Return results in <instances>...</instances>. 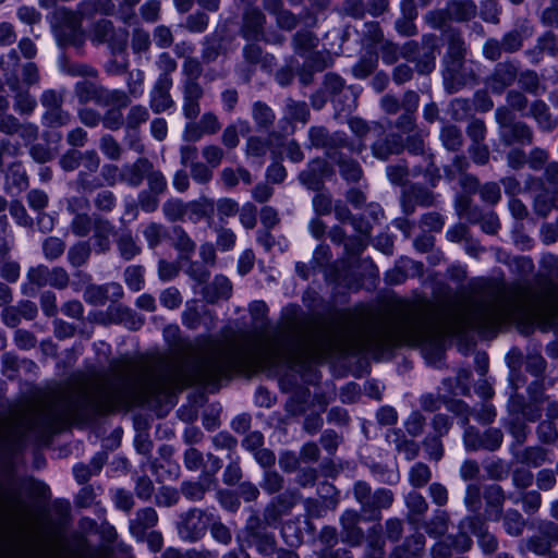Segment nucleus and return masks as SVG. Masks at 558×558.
I'll return each instance as SVG.
<instances>
[{"label":"nucleus","mask_w":558,"mask_h":558,"mask_svg":"<svg viewBox=\"0 0 558 558\" xmlns=\"http://www.w3.org/2000/svg\"><path fill=\"white\" fill-rule=\"evenodd\" d=\"M257 359L290 365L310 363L311 316L289 322L286 330L265 345L259 336L242 331L239 338L226 341L197 338L195 343H186L175 359L112 360L109 373L80 378L71 389L45 403L27 421V429L56 433L71 420H88L119 407L141 405L195 383H215Z\"/></svg>","instance_id":"1"},{"label":"nucleus","mask_w":558,"mask_h":558,"mask_svg":"<svg viewBox=\"0 0 558 558\" xmlns=\"http://www.w3.org/2000/svg\"><path fill=\"white\" fill-rule=\"evenodd\" d=\"M478 292V298L471 300L465 308L452 311L426 298L399 300L393 306L391 320L379 322L365 329L354 325L349 311H342L339 320L344 328L339 331L337 341L347 354L384 353L401 344L436 348L447 333L497 329L530 298L529 288L506 286L496 280L484 281Z\"/></svg>","instance_id":"2"},{"label":"nucleus","mask_w":558,"mask_h":558,"mask_svg":"<svg viewBox=\"0 0 558 558\" xmlns=\"http://www.w3.org/2000/svg\"><path fill=\"white\" fill-rule=\"evenodd\" d=\"M19 65L20 57L15 49H10L0 58V70L3 72L4 82L11 92L13 111L20 117H31L37 108V100L29 88L20 83Z\"/></svg>","instance_id":"3"},{"label":"nucleus","mask_w":558,"mask_h":558,"mask_svg":"<svg viewBox=\"0 0 558 558\" xmlns=\"http://www.w3.org/2000/svg\"><path fill=\"white\" fill-rule=\"evenodd\" d=\"M83 17V12L65 7H60L53 11L51 28L60 47L70 46L77 50L83 49L85 44Z\"/></svg>","instance_id":"4"},{"label":"nucleus","mask_w":558,"mask_h":558,"mask_svg":"<svg viewBox=\"0 0 558 558\" xmlns=\"http://www.w3.org/2000/svg\"><path fill=\"white\" fill-rule=\"evenodd\" d=\"M353 497L360 505V513L365 521H379L381 511L389 509L395 501L391 489L380 487L373 490L365 481L354 483Z\"/></svg>","instance_id":"5"},{"label":"nucleus","mask_w":558,"mask_h":558,"mask_svg":"<svg viewBox=\"0 0 558 558\" xmlns=\"http://www.w3.org/2000/svg\"><path fill=\"white\" fill-rule=\"evenodd\" d=\"M494 116L498 126V137L504 146H530L534 143L535 135L532 126L518 120L510 108L499 106Z\"/></svg>","instance_id":"6"},{"label":"nucleus","mask_w":558,"mask_h":558,"mask_svg":"<svg viewBox=\"0 0 558 558\" xmlns=\"http://www.w3.org/2000/svg\"><path fill=\"white\" fill-rule=\"evenodd\" d=\"M438 52V37L435 34H425L421 43L410 40L401 47V57L415 65L421 75H428L436 68Z\"/></svg>","instance_id":"7"},{"label":"nucleus","mask_w":558,"mask_h":558,"mask_svg":"<svg viewBox=\"0 0 558 558\" xmlns=\"http://www.w3.org/2000/svg\"><path fill=\"white\" fill-rule=\"evenodd\" d=\"M74 96L81 105L95 104L99 107L117 106L124 95L117 89L108 88L100 83L84 78L74 85Z\"/></svg>","instance_id":"8"},{"label":"nucleus","mask_w":558,"mask_h":558,"mask_svg":"<svg viewBox=\"0 0 558 558\" xmlns=\"http://www.w3.org/2000/svg\"><path fill=\"white\" fill-rule=\"evenodd\" d=\"M129 32L122 27H116L108 19H99L90 25L89 39L96 45H107L112 53H121L125 50Z\"/></svg>","instance_id":"9"},{"label":"nucleus","mask_w":558,"mask_h":558,"mask_svg":"<svg viewBox=\"0 0 558 558\" xmlns=\"http://www.w3.org/2000/svg\"><path fill=\"white\" fill-rule=\"evenodd\" d=\"M39 101L44 108L41 123L49 129L68 125L71 114L63 109L64 95L56 89H46L40 94Z\"/></svg>","instance_id":"10"},{"label":"nucleus","mask_w":558,"mask_h":558,"mask_svg":"<svg viewBox=\"0 0 558 558\" xmlns=\"http://www.w3.org/2000/svg\"><path fill=\"white\" fill-rule=\"evenodd\" d=\"M461 527L475 536L476 543L485 557H492L499 547L498 537L489 531L486 518L483 514H468L460 520Z\"/></svg>","instance_id":"11"},{"label":"nucleus","mask_w":558,"mask_h":558,"mask_svg":"<svg viewBox=\"0 0 558 558\" xmlns=\"http://www.w3.org/2000/svg\"><path fill=\"white\" fill-rule=\"evenodd\" d=\"M504 433L500 428L489 427L481 433L474 426H466L463 433V444L468 451H495L500 448Z\"/></svg>","instance_id":"12"},{"label":"nucleus","mask_w":558,"mask_h":558,"mask_svg":"<svg viewBox=\"0 0 558 558\" xmlns=\"http://www.w3.org/2000/svg\"><path fill=\"white\" fill-rule=\"evenodd\" d=\"M307 134L311 146L325 150L329 158H335L337 149L349 146V138L342 131L329 132L323 125H313Z\"/></svg>","instance_id":"13"},{"label":"nucleus","mask_w":558,"mask_h":558,"mask_svg":"<svg viewBox=\"0 0 558 558\" xmlns=\"http://www.w3.org/2000/svg\"><path fill=\"white\" fill-rule=\"evenodd\" d=\"M518 75V62L507 59L495 64L493 71L485 78L484 84L493 94L501 95L517 82Z\"/></svg>","instance_id":"14"},{"label":"nucleus","mask_w":558,"mask_h":558,"mask_svg":"<svg viewBox=\"0 0 558 558\" xmlns=\"http://www.w3.org/2000/svg\"><path fill=\"white\" fill-rule=\"evenodd\" d=\"M211 521L213 513L193 508L181 515L178 524L179 534L183 539L197 541L205 534Z\"/></svg>","instance_id":"15"},{"label":"nucleus","mask_w":558,"mask_h":558,"mask_svg":"<svg viewBox=\"0 0 558 558\" xmlns=\"http://www.w3.org/2000/svg\"><path fill=\"white\" fill-rule=\"evenodd\" d=\"M300 499L298 490L288 489L278 495L264 508L265 521L269 527H277L282 517L288 515Z\"/></svg>","instance_id":"16"},{"label":"nucleus","mask_w":558,"mask_h":558,"mask_svg":"<svg viewBox=\"0 0 558 558\" xmlns=\"http://www.w3.org/2000/svg\"><path fill=\"white\" fill-rule=\"evenodd\" d=\"M376 138L369 145V149L375 159L387 161L391 156L403 153L402 135L398 133H387L381 129L375 134Z\"/></svg>","instance_id":"17"},{"label":"nucleus","mask_w":558,"mask_h":558,"mask_svg":"<svg viewBox=\"0 0 558 558\" xmlns=\"http://www.w3.org/2000/svg\"><path fill=\"white\" fill-rule=\"evenodd\" d=\"M266 15L256 7H248L244 10L241 19L239 34L246 41H258L265 39Z\"/></svg>","instance_id":"18"},{"label":"nucleus","mask_w":558,"mask_h":558,"mask_svg":"<svg viewBox=\"0 0 558 558\" xmlns=\"http://www.w3.org/2000/svg\"><path fill=\"white\" fill-rule=\"evenodd\" d=\"M401 206L405 215H412L416 206L430 207L436 202L433 191L420 183H412L401 194Z\"/></svg>","instance_id":"19"},{"label":"nucleus","mask_w":558,"mask_h":558,"mask_svg":"<svg viewBox=\"0 0 558 558\" xmlns=\"http://www.w3.org/2000/svg\"><path fill=\"white\" fill-rule=\"evenodd\" d=\"M221 129V123L217 114L213 111L204 112L198 121L187 122L183 130V140L185 142H197L204 135H214Z\"/></svg>","instance_id":"20"},{"label":"nucleus","mask_w":558,"mask_h":558,"mask_svg":"<svg viewBox=\"0 0 558 558\" xmlns=\"http://www.w3.org/2000/svg\"><path fill=\"white\" fill-rule=\"evenodd\" d=\"M173 82L155 80L148 92V106L155 114L167 112L174 108L175 101L171 94Z\"/></svg>","instance_id":"21"},{"label":"nucleus","mask_w":558,"mask_h":558,"mask_svg":"<svg viewBox=\"0 0 558 558\" xmlns=\"http://www.w3.org/2000/svg\"><path fill=\"white\" fill-rule=\"evenodd\" d=\"M348 126L357 138V142L352 143L349 141V146H345V148L357 155L362 154L367 148L366 138L368 135H375L377 131L381 129V124L379 122H368L360 117L349 118Z\"/></svg>","instance_id":"22"},{"label":"nucleus","mask_w":558,"mask_h":558,"mask_svg":"<svg viewBox=\"0 0 558 558\" xmlns=\"http://www.w3.org/2000/svg\"><path fill=\"white\" fill-rule=\"evenodd\" d=\"M363 515L352 509L345 510L340 517L341 541L351 547L363 543L364 531L359 526Z\"/></svg>","instance_id":"23"},{"label":"nucleus","mask_w":558,"mask_h":558,"mask_svg":"<svg viewBox=\"0 0 558 558\" xmlns=\"http://www.w3.org/2000/svg\"><path fill=\"white\" fill-rule=\"evenodd\" d=\"M328 170L329 165L325 159L315 158L299 173L298 179L306 189L318 192L324 187V180Z\"/></svg>","instance_id":"24"},{"label":"nucleus","mask_w":558,"mask_h":558,"mask_svg":"<svg viewBox=\"0 0 558 558\" xmlns=\"http://www.w3.org/2000/svg\"><path fill=\"white\" fill-rule=\"evenodd\" d=\"M445 40L447 43L446 59L448 70L453 74L458 72L463 64L466 53L465 44L459 29H448Z\"/></svg>","instance_id":"25"},{"label":"nucleus","mask_w":558,"mask_h":558,"mask_svg":"<svg viewBox=\"0 0 558 558\" xmlns=\"http://www.w3.org/2000/svg\"><path fill=\"white\" fill-rule=\"evenodd\" d=\"M116 234L114 225L106 217L96 220L93 230V251L96 255H107L112 248L111 236Z\"/></svg>","instance_id":"26"},{"label":"nucleus","mask_w":558,"mask_h":558,"mask_svg":"<svg viewBox=\"0 0 558 558\" xmlns=\"http://www.w3.org/2000/svg\"><path fill=\"white\" fill-rule=\"evenodd\" d=\"M483 498L485 500L486 521H499L504 512L506 495L500 485L490 484L484 488Z\"/></svg>","instance_id":"27"},{"label":"nucleus","mask_w":558,"mask_h":558,"mask_svg":"<svg viewBox=\"0 0 558 558\" xmlns=\"http://www.w3.org/2000/svg\"><path fill=\"white\" fill-rule=\"evenodd\" d=\"M182 113L190 122L196 120L201 113V100L204 97L202 85H181Z\"/></svg>","instance_id":"28"},{"label":"nucleus","mask_w":558,"mask_h":558,"mask_svg":"<svg viewBox=\"0 0 558 558\" xmlns=\"http://www.w3.org/2000/svg\"><path fill=\"white\" fill-rule=\"evenodd\" d=\"M126 74V89L116 88L124 95L123 100H117V107L126 108L131 105L132 98H140L144 93L145 73L141 69L129 71Z\"/></svg>","instance_id":"29"},{"label":"nucleus","mask_w":558,"mask_h":558,"mask_svg":"<svg viewBox=\"0 0 558 558\" xmlns=\"http://www.w3.org/2000/svg\"><path fill=\"white\" fill-rule=\"evenodd\" d=\"M527 116L535 121L542 132H553L558 126V119L543 99H535L530 104Z\"/></svg>","instance_id":"30"},{"label":"nucleus","mask_w":558,"mask_h":558,"mask_svg":"<svg viewBox=\"0 0 558 558\" xmlns=\"http://www.w3.org/2000/svg\"><path fill=\"white\" fill-rule=\"evenodd\" d=\"M153 168V163L147 158H138L133 163L124 165L120 171V180L132 187L142 184L147 172Z\"/></svg>","instance_id":"31"},{"label":"nucleus","mask_w":558,"mask_h":558,"mask_svg":"<svg viewBox=\"0 0 558 558\" xmlns=\"http://www.w3.org/2000/svg\"><path fill=\"white\" fill-rule=\"evenodd\" d=\"M404 505L407 507V519L412 524L421 522L429 509L427 499L416 489L410 490L404 496Z\"/></svg>","instance_id":"32"},{"label":"nucleus","mask_w":558,"mask_h":558,"mask_svg":"<svg viewBox=\"0 0 558 558\" xmlns=\"http://www.w3.org/2000/svg\"><path fill=\"white\" fill-rule=\"evenodd\" d=\"M232 294L231 281L222 276L217 275L210 283H207L203 290V299L207 303H217L219 300H228Z\"/></svg>","instance_id":"33"},{"label":"nucleus","mask_w":558,"mask_h":558,"mask_svg":"<svg viewBox=\"0 0 558 558\" xmlns=\"http://www.w3.org/2000/svg\"><path fill=\"white\" fill-rule=\"evenodd\" d=\"M158 522V514L151 507L140 509L135 518L130 520L129 529L133 536L144 539L148 529L154 527Z\"/></svg>","instance_id":"34"},{"label":"nucleus","mask_w":558,"mask_h":558,"mask_svg":"<svg viewBox=\"0 0 558 558\" xmlns=\"http://www.w3.org/2000/svg\"><path fill=\"white\" fill-rule=\"evenodd\" d=\"M104 315L102 323H124L132 329H138L143 325V319L136 317L134 311L122 304L110 305Z\"/></svg>","instance_id":"35"},{"label":"nucleus","mask_w":558,"mask_h":558,"mask_svg":"<svg viewBox=\"0 0 558 558\" xmlns=\"http://www.w3.org/2000/svg\"><path fill=\"white\" fill-rule=\"evenodd\" d=\"M425 548V536L422 533H414L403 541L401 545L396 546L388 558H417Z\"/></svg>","instance_id":"36"},{"label":"nucleus","mask_w":558,"mask_h":558,"mask_svg":"<svg viewBox=\"0 0 558 558\" xmlns=\"http://www.w3.org/2000/svg\"><path fill=\"white\" fill-rule=\"evenodd\" d=\"M215 213V202L211 198L202 196L198 199L186 202V217L197 223L201 220L211 221Z\"/></svg>","instance_id":"37"},{"label":"nucleus","mask_w":558,"mask_h":558,"mask_svg":"<svg viewBox=\"0 0 558 558\" xmlns=\"http://www.w3.org/2000/svg\"><path fill=\"white\" fill-rule=\"evenodd\" d=\"M331 159L338 166L341 178L348 183H356L363 178L364 171L360 162L354 158L341 153H335V158Z\"/></svg>","instance_id":"38"},{"label":"nucleus","mask_w":558,"mask_h":558,"mask_svg":"<svg viewBox=\"0 0 558 558\" xmlns=\"http://www.w3.org/2000/svg\"><path fill=\"white\" fill-rule=\"evenodd\" d=\"M93 252L90 240H78L68 248L66 260L72 268L78 269L87 265Z\"/></svg>","instance_id":"39"},{"label":"nucleus","mask_w":558,"mask_h":558,"mask_svg":"<svg viewBox=\"0 0 558 558\" xmlns=\"http://www.w3.org/2000/svg\"><path fill=\"white\" fill-rule=\"evenodd\" d=\"M450 523V514L447 510L435 509L432 517L424 522L423 527L428 536L439 538L447 534Z\"/></svg>","instance_id":"40"},{"label":"nucleus","mask_w":558,"mask_h":558,"mask_svg":"<svg viewBox=\"0 0 558 558\" xmlns=\"http://www.w3.org/2000/svg\"><path fill=\"white\" fill-rule=\"evenodd\" d=\"M102 217L101 215L89 213L72 215L69 230L74 236L84 240L94 230L96 220Z\"/></svg>","instance_id":"41"},{"label":"nucleus","mask_w":558,"mask_h":558,"mask_svg":"<svg viewBox=\"0 0 558 558\" xmlns=\"http://www.w3.org/2000/svg\"><path fill=\"white\" fill-rule=\"evenodd\" d=\"M451 21L469 22L477 14V7L473 0H449L446 4Z\"/></svg>","instance_id":"42"},{"label":"nucleus","mask_w":558,"mask_h":558,"mask_svg":"<svg viewBox=\"0 0 558 558\" xmlns=\"http://www.w3.org/2000/svg\"><path fill=\"white\" fill-rule=\"evenodd\" d=\"M29 186V179L21 161L10 163L5 172V189L21 193Z\"/></svg>","instance_id":"43"},{"label":"nucleus","mask_w":558,"mask_h":558,"mask_svg":"<svg viewBox=\"0 0 558 558\" xmlns=\"http://www.w3.org/2000/svg\"><path fill=\"white\" fill-rule=\"evenodd\" d=\"M250 131V123L239 119L223 129L220 138L221 144L228 149H233L240 144V135H246Z\"/></svg>","instance_id":"44"},{"label":"nucleus","mask_w":558,"mask_h":558,"mask_svg":"<svg viewBox=\"0 0 558 558\" xmlns=\"http://www.w3.org/2000/svg\"><path fill=\"white\" fill-rule=\"evenodd\" d=\"M360 39L361 46L366 49H374L378 47L386 39L379 22H365L360 32Z\"/></svg>","instance_id":"45"},{"label":"nucleus","mask_w":558,"mask_h":558,"mask_svg":"<svg viewBox=\"0 0 558 558\" xmlns=\"http://www.w3.org/2000/svg\"><path fill=\"white\" fill-rule=\"evenodd\" d=\"M319 39L308 29L298 31L291 38L293 50L301 57H306L318 46Z\"/></svg>","instance_id":"46"},{"label":"nucleus","mask_w":558,"mask_h":558,"mask_svg":"<svg viewBox=\"0 0 558 558\" xmlns=\"http://www.w3.org/2000/svg\"><path fill=\"white\" fill-rule=\"evenodd\" d=\"M512 452L518 462L532 468H538L548 461V451L539 446H531Z\"/></svg>","instance_id":"47"},{"label":"nucleus","mask_w":558,"mask_h":558,"mask_svg":"<svg viewBox=\"0 0 558 558\" xmlns=\"http://www.w3.org/2000/svg\"><path fill=\"white\" fill-rule=\"evenodd\" d=\"M441 145L452 153L459 151L464 143L462 131L453 124L444 125L439 132Z\"/></svg>","instance_id":"48"},{"label":"nucleus","mask_w":558,"mask_h":558,"mask_svg":"<svg viewBox=\"0 0 558 558\" xmlns=\"http://www.w3.org/2000/svg\"><path fill=\"white\" fill-rule=\"evenodd\" d=\"M500 520H502L505 532L512 537L521 536L526 526V520L517 509H508L502 512Z\"/></svg>","instance_id":"49"},{"label":"nucleus","mask_w":558,"mask_h":558,"mask_svg":"<svg viewBox=\"0 0 558 558\" xmlns=\"http://www.w3.org/2000/svg\"><path fill=\"white\" fill-rule=\"evenodd\" d=\"M284 118L290 122L307 123L311 117V111L305 101L287 98L284 104Z\"/></svg>","instance_id":"50"},{"label":"nucleus","mask_w":558,"mask_h":558,"mask_svg":"<svg viewBox=\"0 0 558 558\" xmlns=\"http://www.w3.org/2000/svg\"><path fill=\"white\" fill-rule=\"evenodd\" d=\"M383 526L373 525L368 530V544L365 548L363 558H384L385 539L381 536Z\"/></svg>","instance_id":"51"},{"label":"nucleus","mask_w":558,"mask_h":558,"mask_svg":"<svg viewBox=\"0 0 558 558\" xmlns=\"http://www.w3.org/2000/svg\"><path fill=\"white\" fill-rule=\"evenodd\" d=\"M423 20L430 28L441 31L444 37L447 36L448 29H456L450 24L452 21L447 7L428 11Z\"/></svg>","instance_id":"52"},{"label":"nucleus","mask_w":558,"mask_h":558,"mask_svg":"<svg viewBox=\"0 0 558 558\" xmlns=\"http://www.w3.org/2000/svg\"><path fill=\"white\" fill-rule=\"evenodd\" d=\"M183 75L182 85H201L198 82L203 74L202 61L196 57H185L181 65Z\"/></svg>","instance_id":"53"},{"label":"nucleus","mask_w":558,"mask_h":558,"mask_svg":"<svg viewBox=\"0 0 558 558\" xmlns=\"http://www.w3.org/2000/svg\"><path fill=\"white\" fill-rule=\"evenodd\" d=\"M532 311L535 318L546 328H558V303L537 304Z\"/></svg>","instance_id":"54"},{"label":"nucleus","mask_w":558,"mask_h":558,"mask_svg":"<svg viewBox=\"0 0 558 558\" xmlns=\"http://www.w3.org/2000/svg\"><path fill=\"white\" fill-rule=\"evenodd\" d=\"M517 81L519 82L521 89L530 95L538 96L545 90V86L542 84L539 75L534 70H519Z\"/></svg>","instance_id":"55"},{"label":"nucleus","mask_w":558,"mask_h":558,"mask_svg":"<svg viewBox=\"0 0 558 558\" xmlns=\"http://www.w3.org/2000/svg\"><path fill=\"white\" fill-rule=\"evenodd\" d=\"M149 106L146 107L142 104L130 106L125 116V130H140V128L147 123L150 117Z\"/></svg>","instance_id":"56"},{"label":"nucleus","mask_w":558,"mask_h":558,"mask_svg":"<svg viewBox=\"0 0 558 558\" xmlns=\"http://www.w3.org/2000/svg\"><path fill=\"white\" fill-rule=\"evenodd\" d=\"M393 444L399 453H402L408 461L414 460L420 452V445L405 437L401 429H393Z\"/></svg>","instance_id":"57"},{"label":"nucleus","mask_w":558,"mask_h":558,"mask_svg":"<svg viewBox=\"0 0 558 558\" xmlns=\"http://www.w3.org/2000/svg\"><path fill=\"white\" fill-rule=\"evenodd\" d=\"M117 248L123 260H132L141 253V246L136 243L131 231L123 232L116 240Z\"/></svg>","instance_id":"58"},{"label":"nucleus","mask_w":558,"mask_h":558,"mask_svg":"<svg viewBox=\"0 0 558 558\" xmlns=\"http://www.w3.org/2000/svg\"><path fill=\"white\" fill-rule=\"evenodd\" d=\"M408 480L413 488H422L429 484L432 480V470L426 463L416 462L410 468Z\"/></svg>","instance_id":"59"},{"label":"nucleus","mask_w":558,"mask_h":558,"mask_svg":"<svg viewBox=\"0 0 558 558\" xmlns=\"http://www.w3.org/2000/svg\"><path fill=\"white\" fill-rule=\"evenodd\" d=\"M482 497L483 493L478 484L471 483L465 486L463 505L470 514H481Z\"/></svg>","instance_id":"60"},{"label":"nucleus","mask_w":558,"mask_h":558,"mask_svg":"<svg viewBox=\"0 0 558 558\" xmlns=\"http://www.w3.org/2000/svg\"><path fill=\"white\" fill-rule=\"evenodd\" d=\"M155 64L159 71V74L156 77L157 80L173 82L172 74L178 69V62L169 52H160Z\"/></svg>","instance_id":"61"},{"label":"nucleus","mask_w":558,"mask_h":558,"mask_svg":"<svg viewBox=\"0 0 558 558\" xmlns=\"http://www.w3.org/2000/svg\"><path fill=\"white\" fill-rule=\"evenodd\" d=\"M335 10L339 15L354 20H363L367 13L364 0H343Z\"/></svg>","instance_id":"62"},{"label":"nucleus","mask_w":558,"mask_h":558,"mask_svg":"<svg viewBox=\"0 0 558 558\" xmlns=\"http://www.w3.org/2000/svg\"><path fill=\"white\" fill-rule=\"evenodd\" d=\"M13 134H17L22 140L24 146H31L33 143L37 142L39 138V126L33 122L28 121H20L16 119L15 125L13 128Z\"/></svg>","instance_id":"63"},{"label":"nucleus","mask_w":558,"mask_h":558,"mask_svg":"<svg viewBox=\"0 0 558 558\" xmlns=\"http://www.w3.org/2000/svg\"><path fill=\"white\" fill-rule=\"evenodd\" d=\"M252 117L260 129H269L275 121L272 109L263 101H255L252 107Z\"/></svg>","instance_id":"64"}]
</instances>
